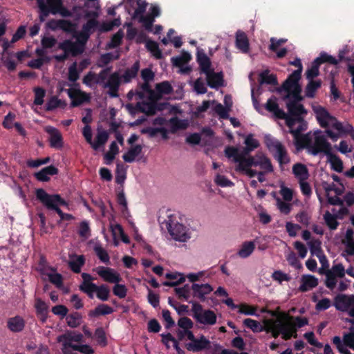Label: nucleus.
<instances>
[{
	"label": "nucleus",
	"instance_id": "obj_36",
	"mask_svg": "<svg viewBox=\"0 0 354 354\" xmlns=\"http://www.w3.org/2000/svg\"><path fill=\"white\" fill-rule=\"evenodd\" d=\"M142 145H136L132 146L128 151L122 156V158L126 162H133L136 158L142 153Z\"/></svg>",
	"mask_w": 354,
	"mask_h": 354
},
{
	"label": "nucleus",
	"instance_id": "obj_62",
	"mask_svg": "<svg viewBox=\"0 0 354 354\" xmlns=\"http://www.w3.org/2000/svg\"><path fill=\"white\" fill-rule=\"evenodd\" d=\"M156 89L157 93L160 95L170 94L173 91L171 85L167 81L157 84L156 85Z\"/></svg>",
	"mask_w": 354,
	"mask_h": 354
},
{
	"label": "nucleus",
	"instance_id": "obj_58",
	"mask_svg": "<svg viewBox=\"0 0 354 354\" xmlns=\"http://www.w3.org/2000/svg\"><path fill=\"white\" fill-rule=\"evenodd\" d=\"M142 91H137L136 94L138 96L139 99L142 100L145 97V93L149 95L150 98L153 99L156 97L155 92L151 89V86L149 82H144V83L141 85Z\"/></svg>",
	"mask_w": 354,
	"mask_h": 354
},
{
	"label": "nucleus",
	"instance_id": "obj_42",
	"mask_svg": "<svg viewBox=\"0 0 354 354\" xmlns=\"http://www.w3.org/2000/svg\"><path fill=\"white\" fill-rule=\"evenodd\" d=\"M169 124H171V133H175L178 130L186 129L188 127V123L185 120H180L178 117L174 116L169 119Z\"/></svg>",
	"mask_w": 354,
	"mask_h": 354
},
{
	"label": "nucleus",
	"instance_id": "obj_19",
	"mask_svg": "<svg viewBox=\"0 0 354 354\" xmlns=\"http://www.w3.org/2000/svg\"><path fill=\"white\" fill-rule=\"evenodd\" d=\"M185 346L189 351L199 352L208 348L210 346V341L202 335L200 338H195L192 342L187 343Z\"/></svg>",
	"mask_w": 354,
	"mask_h": 354
},
{
	"label": "nucleus",
	"instance_id": "obj_48",
	"mask_svg": "<svg viewBox=\"0 0 354 354\" xmlns=\"http://www.w3.org/2000/svg\"><path fill=\"white\" fill-rule=\"evenodd\" d=\"M254 248L255 245L253 241L244 242L238 252V254L241 258H247L253 252Z\"/></svg>",
	"mask_w": 354,
	"mask_h": 354
},
{
	"label": "nucleus",
	"instance_id": "obj_47",
	"mask_svg": "<svg viewBox=\"0 0 354 354\" xmlns=\"http://www.w3.org/2000/svg\"><path fill=\"white\" fill-rule=\"evenodd\" d=\"M319 272L320 274H325L326 280H325V286L329 288L330 290H333L337 283V280L336 276L333 275V273L330 272L329 270H326V271H322V269H319Z\"/></svg>",
	"mask_w": 354,
	"mask_h": 354
},
{
	"label": "nucleus",
	"instance_id": "obj_38",
	"mask_svg": "<svg viewBox=\"0 0 354 354\" xmlns=\"http://www.w3.org/2000/svg\"><path fill=\"white\" fill-rule=\"evenodd\" d=\"M288 93L284 96V100H288V102H301L304 97L301 96V86H293L290 91H286Z\"/></svg>",
	"mask_w": 354,
	"mask_h": 354
},
{
	"label": "nucleus",
	"instance_id": "obj_23",
	"mask_svg": "<svg viewBox=\"0 0 354 354\" xmlns=\"http://www.w3.org/2000/svg\"><path fill=\"white\" fill-rule=\"evenodd\" d=\"M301 77L300 70L294 71L282 84L284 91H290L293 86H299V81Z\"/></svg>",
	"mask_w": 354,
	"mask_h": 354
},
{
	"label": "nucleus",
	"instance_id": "obj_18",
	"mask_svg": "<svg viewBox=\"0 0 354 354\" xmlns=\"http://www.w3.org/2000/svg\"><path fill=\"white\" fill-rule=\"evenodd\" d=\"M46 131L49 134V142L50 146L52 148L59 149L62 148L64 142L63 138L60 133V131L53 127H47L46 128Z\"/></svg>",
	"mask_w": 354,
	"mask_h": 354
},
{
	"label": "nucleus",
	"instance_id": "obj_40",
	"mask_svg": "<svg viewBox=\"0 0 354 354\" xmlns=\"http://www.w3.org/2000/svg\"><path fill=\"white\" fill-rule=\"evenodd\" d=\"M252 151L250 150L247 147H245L243 150L239 152V158H240V162L239 164H244L245 161H249L250 162V160L252 159V161L258 160L259 159H261L262 156H266L263 153H257L255 156H248Z\"/></svg>",
	"mask_w": 354,
	"mask_h": 354
},
{
	"label": "nucleus",
	"instance_id": "obj_46",
	"mask_svg": "<svg viewBox=\"0 0 354 354\" xmlns=\"http://www.w3.org/2000/svg\"><path fill=\"white\" fill-rule=\"evenodd\" d=\"M35 307L37 314L41 316V319L43 322H46L47 319L48 306L40 298L35 300Z\"/></svg>",
	"mask_w": 354,
	"mask_h": 354
},
{
	"label": "nucleus",
	"instance_id": "obj_13",
	"mask_svg": "<svg viewBox=\"0 0 354 354\" xmlns=\"http://www.w3.org/2000/svg\"><path fill=\"white\" fill-rule=\"evenodd\" d=\"M84 17L89 19L83 24L81 31L91 36L95 31V28H98L100 25V23L97 19L99 17V12L84 11Z\"/></svg>",
	"mask_w": 354,
	"mask_h": 354
},
{
	"label": "nucleus",
	"instance_id": "obj_45",
	"mask_svg": "<svg viewBox=\"0 0 354 354\" xmlns=\"http://www.w3.org/2000/svg\"><path fill=\"white\" fill-rule=\"evenodd\" d=\"M327 158L330 163L332 169L338 173H341L343 171V162L337 155L331 152L327 156Z\"/></svg>",
	"mask_w": 354,
	"mask_h": 354
},
{
	"label": "nucleus",
	"instance_id": "obj_25",
	"mask_svg": "<svg viewBox=\"0 0 354 354\" xmlns=\"http://www.w3.org/2000/svg\"><path fill=\"white\" fill-rule=\"evenodd\" d=\"M196 59L199 64L201 72L203 73H207L209 71L212 70L211 60L207 55L203 52V50H198L196 55Z\"/></svg>",
	"mask_w": 354,
	"mask_h": 354
},
{
	"label": "nucleus",
	"instance_id": "obj_6",
	"mask_svg": "<svg viewBox=\"0 0 354 354\" xmlns=\"http://www.w3.org/2000/svg\"><path fill=\"white\" fill-rule=\"evenodd\" d=\"M266 331L271 333L274 338H277L281 334L282 339L284 340H289L292 337L294 338L297 337L295 330L293 329V324L291 321H279L277 323H273L268 326Z\"/></svg>",
	"mask_w": 354,
	"mask_h": 354
},
{
	"label": "nucleus",
	"instance_id": "obj_51",
	"mask_svg": "<svg viewBox=\"0 0 354 354\" xmlns=\"http://www.w3.org/2000/svg\"><path fill=\"white\" fill-rule=\"evenodd\" d=\"M178 276H180V278L178 281H165L163 283V285L165 286L174 287L180 283H183L185 281V279L182 274H180L179 273H177V272L167 273L165 275V277L168 279H176Z\"/></svg>",
	"mask_w": 354,
	"mask_h": 354
},
{
	"label": "nucleus",
	"instance_id": "obj_8",
	"mask_svg": "<svg viewBox=\"0 0 354 354\" xmlns=\"http://www.w3.org/2000/svg\"><path fill=\"white\" fill-rule=\"evenodd\" d=\"M325 62H328L333 65H337L338 64V61L335 57L327 54L325 52H322L320 53L319 56L314 59V61L311 63L310 67L306 71V78L308 80H312L319 76V66Z\"/></svg>",
	"mask_w": 354,
	"mask_h": 354
},
{
	"label": "nucleus",
	"instance_id": "obj_50",
	"mask_svg": "<svg viewBox=\"0 0 354 354\" xmlns=\"http://www.w3.org/2000/svg\"><path fill=\"white\" fill-rule=\"evenodd\" d=\"M85 263V258L83 255L77 256L75 259L71 260L68 263L69 268L75 273H80L81 268Z\"/></svg>",
	"mask_w": 354,
	"mask_h": 354
},
{
	"label": "nucleus",
	"instance_id": "obj_30",
	"mask_svg": "<svg viewBox=\"0 0 354 354\" xmlns=\"http://www.w3.org/2000/svg\"><path fill=\"white\" fill-rule=\"evenodd\" d=\"M292 173L299 182L306 180L309 173L306 166L302 163H296L292 167Z\"/></svg>",
	"mask_w": 354,
	"mask_h": 354
},
{
	"label": "nucleus",
	"instance_id": "obj_35",
	"mask_svg": "<svg viewBox=\"0 0 354 354\" xmlns=\"http://www.w3.org/2000/svg\"><path fill=\"white\" fill-rule=\"evenodd\" d=\"M259 82L260 84L276 86L278 84L276 75L269 74V70H265L259 74Z\"/></svg>",
	"mask_w": 354,
	"mask_h": 354
},
{
	"label": "nucleus",
	"instance_id": "obj_61",
	"mask_svg": "<svg viewBox=\"0 0 354 354\" xmlns=\"http://www.w3.org/2000/svg\"><path fill=\"white\" fill-rule=\"evenodd\" d=\"M94 337L100 346L104 347L107 345V339L103 328L99 327L96 328Z\"/></svg>",
	"mask_w": 354,
	"mask_h": 354
},
{
	"label": "nucleus",
	"instance_id": "obj_57",
	"mask_svg": "<svg viewBox=\"0 0 354 354\" xmlns=\"http://www.w3.org/2000/svg\"><path fill=\"white\" fill-rule=\"evenodd\" d=\"M174 290L180 299H184L189 303L190 301H189V298L190 297V291L192 290V288L189 284H185L180 288H176Z\"/></svg>",
	"mask_w": 354,
	"mask_h": 354
},
{
	"label": "nucleus",
	"instance_id": "obj_60",
	"mask_svg": "<svg viewBox=\"0 0 354 354\" xmlns=\"http://www.w3.org/2000/svg\"><path fill=\"white\" fill-rule=\"evenodd\" d=\"M95 292L97 297L101 301H106L109 299L110 290L106 285L97 286Z\"/></svg>",
	"mask_w": 354,
	"mask_h": 354
},
{
	"label": "nucleus",
	"instance_id": "obj_7",
	"mask_svg": "<svg viewBox=\"0 0 354 354\" xmlns=\"http://www.w3.org/2000/svg\"><path fill=\"white\" fill-rule=\"evenodd\" d=\"M265 143L280 165L288 164L290 162L286 147L277 139L266 136Z\"/></svg>",
	"mask_w": 354,
	"mask_h": 354
},
{
	"label": "nucleus",
	"instance_id": "obj_37",
	"mask_svg": "<svg viewBox=\"0 0 354 354\" xmlns=\"http://www.w3.org/2000/svg\"><path fill=\"white\" fill-rule=\"evenodd\" d=\"M295 145L297 150L303 149L306 148L310 151V146L311 144V138L309 134H303L299 136L294 137Z\"/></svg>",
	"mask_w": 354,
	"mask_h": 354
},
{
	"label": "nucleus",
	"instance_id": "obj_28",
	"mask_svg": "<svg viewBox=\"0 0 354 354\" xmlns=\"http://www.w3.org/2000/svg\"><path fill=\"white\" fill-rule=\"evenodd\" d=\"M7 326L12 332H21L24 328L25 322L20 316H15L8 319L7 322Z\"/></svg>",
	"mask_w": 354,
	"mask_h": 354
},
{
	"label": "nucleus",
	"instance_id": "obj_26",
	"mask_svg": "<svg viewBox=\"0 0 354 354\" xmlns=\"http://www.w3.org/2000/svg\"><path fill=\"white\" fill-rule=\"evenodd\" d=\"M236 46L243 53H247L249 51V40L244 32L237 31L236 34Z\"/></svg>",
	"mask_w": 354,
	"mask_h": 354
},
{
	"label": "nucleus",
	"instance_id": "obj_63",
	"mask_svg": "<svg viewBox=\"0 0 354 354\" xmlns=\"http://www.w3.org/2000/svg\"><path fill=\"white\" fill-rule=\"evenodd\" d=\"M97 286L94 283H82L80 290L86 293L90 299L93 298V292H95Z\"/></svg>",
	"mask_w": 354,
	"mask_h": 354
},
{
	"label": "nucleus",
	"instance_id": "obj_4",
	"mask_svg": "<svg viewBox=\"0 0 354 354\" xmlns=\"http://www.w3.org/2000/svg\"><path fill=\"white\" fill-rule=\"evenodd\" d=\"M252 167H259L261 169H266L267 171H273L274 168L272 164L267 156H262L261 159L258 160L245 161L244 164H238L236 166L235 170L239 173H242L250 178H253L257 176V172L256 170L252 169Z\"/></svg>",
	"mask_w": 354,
	"mask_h": 354
},
{
	"label": "nucleus",
	"instance_id": "obj_52",
	"mask_svg": "<svg viewBox=\"0 0 354 354\" xmlns=\"http://www.w3.org/2000/svg\"><path fill=\"white\" fill-rule=\"evenodd\" d=\"M37 270L41 274L45 275L47 274V270L55 272L56 269L53 267L48 266L46 259L44 256L41 255L38 261Z\"/></svg>",
	"mask_w": 354,
	"mask_h": 354
},
{
	"label": "nucleus",
	"instance_id": "obj_9",
	"mask_svg": "<svg viewBox=\"0 0 354 354\" xmlns=\"http://www.w3.org/2000/svg\"><path fill=\"white\" fill-rule=\"evenodd\" d=\"M192 304V310L194 318L200 324L214 325L216 322V315L211 310H203V306L196 301H191Z\"/></svg>",
	"mask_w": 354,
	"mask_h": 354
},
{
	"label": "nucleus",
	"instance_id": "obj_32",
	"mask_svg": "<svg viewBox=\"0 0 354 354\" xmlns=\"http://www.w3.org/2000/svg\"><path fill=\"white\" fill-rule=\"evenodd\" d=\"M265 108L269 112L272 113L277 118H283L286 116V113L283 109H281L275 100L270 98L268 100Z\"/></svg>",
	"mask_w": 354,
	"mask_h": 354
},
{
	"label": "nucleus",
	"instance_id": "obj_20",
	"mask_svg": "<svg viewBox=\"0 0 354 354\" xmlns=\"http://www.w3.org/2000/svg\"><path fill=\"white\" fill-rule=\"evenodd\" d=\"M286 107L289 114L291 116L295 117L297 121L302 120L301 115H305L307 113V111L302 104L299 102H287Z\"/></svg>",
	"mask_w": 354,
	"mask_h": 354
},
{
	"label": "nucleus",
	"instance_id": "obj_33",
	"mask_svg": "<svg viewBox=\"0 0 354 354\" xmlns=\"http://www.w3.org/2000/svg\"><path fill=\"white\" fill-rule=\"evenodd\" d=\"M301 281L302 283L299 289L303 292L315 288L318 285V279L313 275H304L302 277Z\"/></svg>",
	"mask_w": 354,
	"mask_h": 354
},
{
	"label": "nucleus",
	"instance_id": "obj_24",
	"mask_svg": "<svg viewBox=\"0 0 354 354\" xmlns=\"http://www.w3.org/2000/svg\"><path fill=\"white\" fill-rule=\"evenodd\" d=\"M58 169L53 165L46 167L39 171L35 174L37 180L41 182H48L50 180L48 176H53L58 174Z\"/></svg>",
	"mask_w": 354,
	"mask_h": 354
},
{
	"label": "nucleus",
	"instance_id": "obj_10",
	"mask_svg": "<svg viewBox=\"0 0 354 354\" xmlns=\"http://www.w3.org/2000/svg\"><path fill=\"white\" fill-rule=\"evenodd\" d=\"M314 143L310 144L309 152L317 156L320 153H324L326 156L332 152V145L328 142L326 138L322 135L321 130H317L314 132Z\"/></svg>",
	"mask_w": 354,
	"mask_h": 354
},
{
	"label": "nucleus",
	"instance_id": "obj_16",
	"mask_svg": "<svg viewBox=\"0 0 354 354\" xmlns=\"http://www.w3.org/2000/svg\"><path fill=\"white\" fill-rule=\"evenodd\" d=\"M334 306L335 308L342 312H346L351 307L353 306V295H346L344 294H339L334 298Z\"/></svg>",
	"mask_w": 354,
	"mask_h": 354
},
{
	"label": "nucleus",
	"instance_id": "obj_31",
	"mask_svg": "<svg viewBox=\"0 0 354 354\" xmlns=\"http://www.w3.org/2000/svg\"><path fill=\"white\" fill-rule=\"evenodd\" d=\"M322 82L321 80H308L305 88V96L308 98H314L318 89L322 86Z\"/></svg>",
	"mask_w": 354,
	"mask_h": 354
},
{
	"label": "nucleus",
	"instance_id": "obj_22",
	"mask_svg": "<svg viewBox=\"0 0 354 354\" xmlns=\"http://www.w3.org/2000/svg\"><path fill=\"white\" fill-rule=\"evenodd\" d=\"M206 75L207 85L212 88H218L223 84V75L222 73H215L213 69L209 71Z\"/></svg>",
	"mask_w": 354,
	"mask_h": 354
},
{
	"label": "nucleus",
	"instance_id": "obj_44",
	"mask_svg": "<svg viewBox=\"0 0 354 354\" xmlns=\"http://www.w3.org/2000/svg\"><path fill=\"white\" fill-rule=\"evenodd\" d=\"M337 218H342L341 216L337 215L332 214L328 211H326L324 214V220L330 230H335L339 226V222Z\"/></svg>",
	"mask_w": 354,
	"mask_h": 354
},
{
	"label": "nucleus",
	"instance_id": "obj_12",
	"mask_svg": "<svg viewBox=\"0 0 354 354\" xmlns=\"http://www.w3.org/2000/svg\"><path fill=\"white\" fill-rule=\"evenodd\" d=\"M57 48L64 51L63 54L54 56V59L59 63L65 62L70 55L75 57L81 54V50H77L76 44H73V41L71 39H65L59 42Z\"/></svg>",
	"mask_w": 354,
	"mask_h": 354
},
{
	"label": "nucleus",
	"instance_id": "obj_43",
	"mask_svg": "<svg viewBox=\"0 0 354 354\" xmlns=\"http://www.w3.org/2000/svg\"><path fill=\"white\" fill-rule=\"evenodd\" d=\"M191 59V55L188 52L183 50L179 56L171 57V61L174 66L181 67L187 64Z\"/></svg>",
	"mask_w": 354,
	"mask_h": 354
},
{
	"label": "nucleus",
	"instance_id": "obj_29",
	"mask_svg": "<svg viewBox=\"0 0 354 354\" xmlns=\"http://www.w3.org/2000/svg\"><path fill=\"white\" fill-rule=\"evenodd\" d=\"M140 70V62L136 61L130 68L124 71V74L121 76V80L124 83H129L135 78Z\"/></svg>",
	"mask_w": 354,
	"mask_h": 354
},
{
	"label": "nucleus",
	"instance_id": "obj_56",
	"mask_svg": "<svg viewBox=\"0 0 354 354\" xmlns=\"http://www.w3.org/2000/svg\"><path fill=\"white\" fill-rule=\"evenodd\" d=\"M94 252L98 259L106 265H109L110 257L107 251L100 245H95L94 247Z\"/></svg>",
	"mask_w": 354,
	"mask_h": 354
},
{
	"label": "nucleus",
	"instance_id": "obj_5",
	"mask_svg": "<svg viewBox=\"0 0 354 354\" xmlns=\"http://www.w3.org/2000/svg\"><path fill=\"white\" fill-rule=\"evenodd\" d=\"M162 225H165L172 239L180 242H185L190 236L188 229L183 224L176 221V217L169 215Z\"/></svg>",
	"mask_w": 354,
	"mask_h": 354
},
{
	"label": "nucleus",
	"instance_id": "obj_49",
	"mask_svg": "<svg viewBox=\"0 0 354 354\" xmlns=\"http://www.w3.org/2000/svg\"><path fill=\"white\" fill-rule=\"evenodd\" d=\"M123 37L124 32L122 29H120L111 37V41L106 44V48L112 49L119 46L122 44Z\"/></svg>",
	"mask_w": 354,
	"mask_h": 354
},
{
	"label": "nucleus",
	"instance_id": "obj_11",
	"mask_svg": "<svg viewBox=\"0 0 354 354\" xmlns=\"http://www.w3.org/2000/svg\"><path fill=\"white\" fill-rule=\"evenodd\" d=\"M39 21L44 22L50 13L56 14L62 6V0H37Z\"/></svg>",
	"mask_w": 354,
	"mask_h": 354
},
{
	"label": "nucleus",
	"instance_id": "obj_2",
	"mask_svg": "<svg viewBox=\"0 0 354 354\" xmlns=\"http://www.w3.org/2000/svg\"><path fill=\"white\" fill-rule=\"evenodd\" d=\"M37 199L48 210H54L59 216L60 220L71 221L74 219V216L71 214L63 212L59 208V205L67 206V202L61 197L59 194H50L44 189L39 188L35 191Z\"/></svg>",
	"mask_w": 354,
	"mask_h": 354
},
{
	"label": "nucleus",
	"instance_id": "obj_41",
	"mask_svg": "<svg viewBox=\"0 0 354 354\" xmlns=\"http://www.w3.org/2000/svg\"><path fill=\"white\" fill-rule=\"evenodd\" d=\"M83 335L80 333L66 332V333L60 335L57 338L59 342H80L82 341Z\"/></svg>",
	"mask_w": 354,
	"mask_h": 354
},
{
	"label": "nucleus",
	"instance_id": "obj_27",
	"mask_svg": "<svg viewBox=\"0 0 354 354\" xmlns=\"http://www.w3.org/2000/svg\"><path fill=\"white\" fill-rule=\"evenodd\" d=\"M113 308L107 304H100L93 310L88 312V317H97L99 316H104L113 313Z\"/></svg>",
	"mask_w": 354,
	"mask_h": 354
},
{
	"label": "nucleus",
	"instance_id": "obj_17",
	"mask_svg": "<svg viewBox=\"0 0 354 354\" xmlns=\"http://www.w3.org/2000/svg\"><path fill=\"white\" fill-rule=\"evenodd\" d=\"M136 3L137 7L133 9V7L127 8L128 13L131 15V19L133 21H139L141 17L145 16V13L148 6V3L145 0H136Z\"/></svg>",
	"mask_w": 354,
	"mask_h": 354
},
{
	"label": "nucleus",
	"instance_id": "obj_3",
	"mask_svg": "<svg viewBox=\"0 0 354 354\" xmlns=\"http://www.w3.org/2000/svg\"><path fill=\"white\" fill-rule=\"evenodd\" d=\"M111 67H106L97 74L96 84L102 85L104 88H109L108 94L111 97H118V91L122 82L119 73L114 72L109 75Z\"/></svg>",
	"mask_w": 354,
	"mask_h": 354
},
{
	"label": "nucleus",
	"instance_id": "obj_59",
	"mask_svg": "<svg viewBox=\"0 0 354 354\" xmlns=\"http://www.w3.org/2000/svg\"><path fill=\"white\" fill-rule=\"evenodd\" d=\"M243 324L247 328L251 329L254 333H259L263 330V327L258 321L250 318L245 319L243 320Z\"/></svg>",
	"mask_w": 354,
	"mask_h": 354
},
{
	"label": "nucleus",
	"instance_id": "obj_1",
	"mask_svg": "<svg viewBox=\"0 0 354 354\" xmlns=\"http://www.w3.org/2000/svg\"><path fill=\"white\" fill-rule=\"evenodd\" d=\"M313 111L316 119L322 128H328L330 125L341 134L349 135L354 140V128L349 123L344 124L342 122L330 115L328 110L322 106H313Z\"/></svg>",
	"mask_w": 354,
	"mask_h": 354
},
{
	"label": "nucleus",
	"instance_id": "obj_21",
	"mask_svg": "<svg viewBox=\"0 0 354 354\" xmlns=\"http://www.w3.org/2000/svg\"><path fill=\"white\" fill-rule=\"evenodd\" d=\"M135 109L147 115H154L157 111L161 110L156 102H139L136 104Z\"/></svg>",
	"mask_w": 354,
	"mask_h": 354
},
{
	"label": "nucleus",
	"instance_id": "obj_14",
	"mask_svg": "<svg viewBox=\"0 0 354 354\" xmlns=\"http://www.w3.org/2000/svg\"><path fill=\"white\" fill-rule=\"evenodd\" d=\"M97 274L106 282L118 283L122 281L120 274L109 267L100 266L97 269Z\"/></svg>",
	"mask_w": 354,
	"mask_h": 354
},
{
	"label": "nucleus",
	"instance_id": "obj_54",
	"mask_svg": "<svg viewBox=\"0 0 354 354\" xmlns=\"http://www.w3.org/2000/svg\"><path fill=\"white\" fill-rule=\"evenodd\" d=\"M66 322L71 328H77L80 325L82 315L78 312H74L66 316Z\"/></svg>",
	"mask_w": 354,
	"mask_h": 354
},
{
	"label": "nucleus",
	"instance_id": "obj_39",
	"mask_svg": "<svg viewBox=\"0 0 354 354\" xmlns=\"http://www.w3.org/2000/svg\"><path fill=\"white\" fill-rule=\"evenodd\" d=\"M109 133L105 130H98L95 142H93L91 147L97 150L100 147L104 145L109 140Z\"/></svg>",
	"mask_w": 354,
	"mask_h": 354
},
{
	"label": "nucleus",
	"instance_id": "obj_64",
	"mask_svg": "<svg viewBox=\"0 0 354 354\" xmlns=\"http://www.w3.org/2000/svg\"><path fill=\"white\" fill-rule=\"evenodd\" d=\"M54 23L58 24L59 28L66 32L71 33L75 30L74 24L69 20L59 19L57 21H55Z\"/></svg>",
	"mask_w": 354,
	"mask_h": 354
},
{
	"label": "nucleus",
	"instance_id": "obj_15",
	"mask_svg": "<svg viewBox=\"0 0 354 354\" xmlns=\"http://www.w3.org/2000/svg\"><path fill=\"white\" fill-rule=\"evenodd\" d=\"M192 295L201 302H204L206 299L205 296L213 291L212 286L209 283H192L191 286Z\"/></svg>",
	"mask_w": 354,
	"mask_h": 354
},
{
	"label": "nucleus",
	"instance_id": "obj_53",
	"mask_svg": "<svg viewBox=\"0 0 354 354\" xmlns=\"http://www.w3.org/2000/svg\"><path fill=\"white\" fill-rule=\"evenodd\" d=\"M90 38V35L86 33L80 31L76 36V41H73V44H76L77 50H81V54L84 52V46Z\"/></svg>",
	"mask_w": 354,
	"mask_h": 354
},
{
	"label": "nucleus",
	"instance_id": "obj_55",
	"mask_svg": "<svg viewBox=\"0 0 354 354\" xmlns=\"http://www.w3.org/2000/svg\"><path fill=\"white\" fill-rule=\"evenodd\" d=\"M146 48L158 59H162V54L156 41L149 40L146 43Z\"/></svg>",
	"mask_w": 354,
	"mask_h": 354
},
{
	"label": "nucleus",
	"instance_id": "obj_34",
	"mask_svg": "<svg viewBox=\"0 0 354 354\" xmlns=\"http://www.w3.org/2000/svg\"><path fill=\"white\" fill-rule=\"evenodd\" d=\"M68 97L72 99L71 106L73 107L78 106L82 104L86 100V95L84 93L77 90L73 91L71 88L67 90Z\"/></svg>",
	"mask_w": 354,
	"mask_h": 354
}]
</instances>
